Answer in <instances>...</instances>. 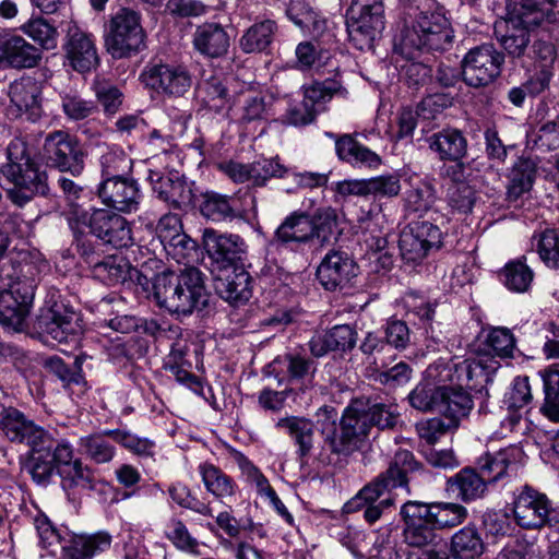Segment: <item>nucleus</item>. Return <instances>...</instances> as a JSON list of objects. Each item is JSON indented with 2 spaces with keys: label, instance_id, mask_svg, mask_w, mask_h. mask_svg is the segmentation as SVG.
<instances>
[{
  "label": "nucleus",
  "instance_id": "obj_1",
  "mask_svg": "<svg viewBox=\"0 0 559 559\" xmlns=\"http://www.w3.org/2000/svg\"><path fill=\"white\" fill-rule=\"evenodd\" d=\"M67 222L73 233L76 248L83 257H90L93 249L88 235L117 249L133 243L130 223L108 209L73 204L67 213Z\"/></svg>",
  "mask_w": 559,
  "mask_h": 559
},
{
  "label": "nucleus",
  "instance_id": "obj_2",
  "mask_svg": "<svg viewBox=\"0 0 559 559\" xmlns=\"http://www.w3.org/2000/svg\"><path fill=\"white\" fill-rule=\"evenodd\" d=\"M453 39V29L444 8L436 2L426 3L396 37L394 50L412 60L420 53L447 49Z\"/></svg>",
  "mask_w": 559,
  "mask_h": 559
},
{
  "label": "nucleus",
  "instance_id": "obj_3",
  "mask_svg": "<svg viewBox=\"0 0 559 559\" xmlns=\"http://www.w3.org/2000/svg\"><path fill=\"white\" fill-rule=\"evenodd\" d=\"M36 454L34 464L29 465V473L36 483L45 484L57 469L63 488L94 487L92 469L80 459H73V448L68 441L46 437Z\"/></svg>",
  "mask_w": 559,
  "mask_h": 559
},
{
  "label": "nucleus",
  "instance_id": "obj_4",
  "mask_svg": "<svg viewBox=\"0 0 559 559\" xmlns=\"http://www.w3.org/2000/svg\"><path fill=\"white\" fill-rule=\"evenodd\" d=\"M153 295L160 308L177 316H189L207 302L203 273L193 266L186 267L179 274H157Z\"/></svg>",
  "mask_w": 559,
  "mask_h": 559
},
{
  "label": "nucleus",
  "instance_id": "obj_5",
  "mask_svg": "<svg viewBox=\"0 0 559 559\" xmlns=\"http://www.w3.org/2000/svg\"><path fill=\"white\" fill-rule=\"evenodd\" d=\"M7 165L2 174L13 183L7 189L9 200L23 206L35 194L46 195L49 191L47 175L26 154V144L21 139L12 140L7 147Z\"/></svg>",
  "mask_w": 559,
  "mask_h": 559
},
{
  "label": "nucleus",
  "instance_id": "obj_6",
  "mask_svg": "<svg viewBox=\"0 0 559 559\" xmlns=\"http://www.w3.org/2000/svg\"><path fill=\"white\" fill-rule=\"evenodd\" d=\"M418 467L413 453L408 450L395 452L388 469L380 474L372 483L366 485L346 504L347 512L360 510L366 504L377 503L386 490L396 487H406L407 475Z\"/></svg>",
  "mask_w": 559,
  "mask_h": 559
},
{
  "label": "nucleus",
  "instance_id": "obj_7",
  "mask_svg": "<svg viewBox=\"0 0 559 559\" xmlns=\"http://www.w3.org/2000/svg\"><path fill=\"white\" fill-rule=\"evenodd\" d=\"M349 40L359 50H369L385 27L382 0H353L348 9Z\"/></svg>",
  "mask_w": 559,
  "mask_h": 559
},
{
  "label": "nucleus",
  "instance_id": "obj_8",
  "mask_svg": "<svg viewBox=\"0 0 559 559\" xmlns=\"http://www.w3.org/2000/svg\"><path fill=\"white\" fill-rule=\"evenodd\" d=\"M464 372L467 379L472 376V364L465 360L453 367L445 362H436L426 370V378L419 382L408 394V402L412 407L420 412H437L442 401L447 382H454V373Z\"/></svg>",
  "mask_w": 559,
  "mask_h": 559
},
{
  "label": "nucleus",
  "instance_id": "obj_9",
  "mask_svg": "<svg viewBox=\"0 0 559 559\" xmlns=\"http://www.w3.org/2000/svg\"><path fill=\"white\" fill-rule=\"evenodd\" d=\"M145 37L140 13L122 8L109 21L105 45L112 58L122 59L141 51Z\"/></svg>",
  "mask_w": 559,
  "mask_h": 559
},
{
  "label": "nucleus",
  "instance_id": "obj_10",
  "mask_svg": "<svg viewBox=\"0 0 559 559\" xmlns=\"http://www.w3.org/2000/svg\"><path fill=\"white\" fill-rule=\"evenodd\" d=\"M504 56L492 44L474 47L462 61L464 82L473 87L487 86L500 74Z\"/></svg>",
  "mask_w": 559,
  "mask_h": 559
},
{
  "label": "nucleus",
  "instance_id": "obj_11",
  "mask_svg": "<svg viewBox=\"0 0 559 559\" xmlns=\"http://www.w3.org/2000/svg\"><path fill=\"white\" fill-rule=\"evenodd\" d=\"M335 421L333 420V435L328 437V441L333 452L338 454H349L358 448V443L368 436L370 431L369 418L366 413V403L357 400L348 405L341 420V432L335 433Z\"/></svg>",
  "mask_w": 559,
  "mask_h": 559
},
{
  "label": "nucleus",
  "instance_id": "obj_12",
  "mask_svg": "<svg viewBox=\"0 0 559 559\" xmlns=\"http://www.w3.org/2000/svg\"><path fill=\"white\" fill-rule=\"evenodd\" d=\"M43 155L50 167L72 176H80L84 169V154L76 139L69 132L57 130L46 135Z\"/></svg>",
  "mask_w": 559,
  "mask_h": 559
},
{
  "label": "nucleus",
  "instance_id": "obj_13",
  "mask_svg": "<svg viewBox=\"0 0 559 559\" xmlns=\"http://www.w3.org/2000/svg\"><path fill=\"white\" fill-rule=\"evenodd\" d=\"M441 241L442 233L437 225L428 221L413 222L400 235L401 257L406 263H420L430 251L440 248Z\"/></svg>",
  "mask_w": 559,
  "mask_h": 559
},
{
  "label": "nucleus",
  "instance_id": "obj_14",
  "mask_svg": "<svg viewBox=\"0 0 559 559\" xmlns=\"http://www.w3.org/2000/svg\"><path fill=\"white\" fill-rule=\"evenodd\" d=\"M37 326L43 334L58 343L75 340L83 330L81 314L63 302H53L43 309Z\"/></svg>",
  "mask_w": 559,
  "mask_h": 559
},
{
  "label": "nucleus",
  "instance_id": "obj_15",
  "mask_svg": "<svg viewBox=\"0 0 559 559\" xmlns=\"http://www.w3.org/2000/svg\"><path fill=\"white\" fill-rule=\"evenodd\" d=\"M34 298V285L28 278L17 280L2 290V329L22 332Z\"/></svg>",
  "mask_w": 559,
  "mask_h": 559
},
{
  "label": "nucleus",
  "instance_id": "obj_16",
  "mask_svg": "<svg viewBox=\"0 0 559 559\" xmlns=\"http://www.w3.org/2000/svg\"><path fill=\"white\" fill-rule=\"evenodd\" d=\"M64 26L66 37L62 47L69 66L79 73L96 69L99 58L93 35L82 31L72 20L66 22Z\"/></svg>",
  "mask_w": 559,
  "mask_h": 559
},
{
  "label": "nucleus",
  "instance_id": "obj_17",
  "mask_svg": "<svg viewBox=\"0 0 559 559\" xmlns=\"http://www.w3.org/2000/svg\"><path fill=\"white\" fill-rule=\"evenodd\" d=\"M202 242L209 258L218 270L241 265L247 253L245 240L236 234L219 233L213 228H205Z\"/></svg>",
  "mask_w": 559,
  "mask_h": 559
},
{
  "label": "nucleus",
  "instance_id": "obj_18",
  "mask_svg": "<svg viewBox=\"0 0 559 559\" xmlns=\"http://www.w3.org/2000/svg\"><path fill=\"white\" fill-rule=\"evenodd\" d=\"M400 516L404 524L403 540L411 547L421 548L431 545L436 538V527L430 520L426 503L408 500L401 507Z\"/></svg>",
  "mask_w": 559,
  "mask_h": 559
},
{
  "label": "nucleus",
  "instance_id": "obj_19",
  "mask_svg": "<svg viewBox=\"0 0 559 559\" xmlns=\"http://www.w3.org/2000/svg\"><path fill=\"white\" fill-rule=\"evenodd\" d=\"M551 502L548 497L531 486H523L513 499V516L516 524L525 530H539L545 521Z\"/></svg>",
  "mask_w": 559,
  "mask_h": 559
},
{
  "label": "nucleus",
  "instance_id": "obj_20",
  "mask_svg": "<svg viewBox=\"0 0 559 559\" xmlns=\"http://www.w3.org/2000/svg\"><path fill=\"white\" fill-rule=\"evenodd\" d=\"M141 79L147 87L174 97L182 96L192 84L191 76L185 67L168 63L146 67Z\"/></svg>",
  "mask_w": 559,
  "mask_h": 559
},
{
  "label": "nucleus",
  "instance_id": "obj_21",
  "mask_svg": "<svg viewBox=\"0 0 559 559\" xmlns=\"http://www.w3.org/2000/svg\"><path fill=\"white\" fill-rule=\"evenodd\" d=\"M2 433L12 442H26L29 447L28 466L34 464L37 449L49 432L25 419L24 415L12 407L2 409Z\"/></svg>",
  "mask_w": 559,
  "mask_h": 559
},
{
  "label": "nucleus",
  "instance_id": "obj_22",
  "mask_svg": "<svg viewBox=\"0 0 559 559\" xmlns=\"http://www.w3.org/2000/svg\"><path fill=\"white\" fill-rule=\"evenodd\" d=\"M316 370V361L304 350L277 356L266 367V373L273 376L280 385L286 382H304L312 378Z\"/></svg>",
  "mask_w": 559,
  "mask_h": 559
},
{
  "label": "nucleus",
  "instance_id": "obj_23",
  "mask_svg": "<svg viewBox=\"0 0 559 559\" xmlns=\"http://www.w3.org/2000/svg\"><path fill=\"white\" fill-rule=\"evenodd\" d=\"M98 194L105 204L123 213L136 211L141 198L136 182L121 176L103 179Z\"/></svg>",
  "mask_w": 559,
  "mask_h": 559
},
{
  "label": "nucleus",
  "instance_id": "obj_24",
  "mask_svg": "<svg viewBox=\"0 0 559 559\" xmlns=\"http://www.w3.org/2000/svg\"><path fill=\"white\" fill-rule=\"evenodd\" d=\"M357 265L345 252L331 251L317 269V277L326 290L345 287L357 275Z\"/></svg>",
  "mask_w": 559,
  "mask_h": 559
},
{
  "label": "nucleus",
  "instance_id": "obj_25",
  "mask_svg": "<svg viewBox=\"0 0 559 559\" xmlns=\"http://www.w3.org/2000/svg\"><path fill=\"white\" fill-rule=\"evenodd\" d=\"M251 277L242 265L218 270L214 288L221 298L230 302H245L251 296Z\"/></svg>",
  "mask_w": 559,
  "mask_h": 559
},
{
  "label": "nucleus",
  "instance_id": "obj_26",
  "mask_svg": "<svg viewBox=\"0 0 559 559\" xmlns=\"http://www.w3.org/2000/svg\"><path fill=\"white\" fill-rule=\"evenodd\" d=\"M8 95L16 108V116L22 112H27L31 119L40 116L41 86L34 78L22 76L14 81L9 87Z\"/></svg>",
  "mask_w": 559,
  "mask_h": 559
},
{
  "label": "nucleus",
  "instance_id": "obj_27",
  "mask_svg": "<svg viewBox=\"0 0 559 559\" xmlns=\"http://www.w3.org/2000/svg\"><path fill=\"white\" fill-rule=\"evenodd\" d=\"M229 36L218 23H204L193 34V46L197 51L209 58H219L229 48Z\"/></svg>",
  "mask_w": 559,
  "mask_h": 559
},
{
  "label": "nucleus",
  "instance_id": "obj_28",
  "mask_svg": "<svg viewBox=\"0 0 559 559\" xmlns=\"http://www.w3.org/2000/svg\"><path fill=\"white\" fill-rule=\"evenodd\" d=\"M198 472L205 490L221 501L231 500L239 491L236 480L211 462L200 463Z\"/></svg>",
  "mask_w": 559,
  "mask_h": 559
},
{
  "label": "nucleus",
  "instance_id": "obj_29",
  "mask_svg": "<svg viewBox=\"0 0 559 559\" xmlns=\"http://www.w3.org/2000/svg\"><path fill=\"white\" fill-rule=\"evenodd\" d=\"M276 427L284 429L297 447L301 463L310 454L314 441V424L306 417L288 416L278 419Z\"/></svg>",
  "mask_w": 559,
  "mask_h": 559
},
{
  "label": "nucleus",
  "instance_id": "obj_30",
  "mask_svg": "<svg viewBox=\"0 0 559 559\" xmlns=\"http://www.w3.org/2000/svg\"><path fill=\"white\" fill-rule=\"evenodd\" d=\"M335 151L337 157L354 167L377 168L381 164L380 156L362 145L350 134H343L336 139Z\"/></svg>",
  "mask_w": 559,
  "mask_h": 559
},
{
  "label": "nucleus",
  "instance_id": "obj_31",
  "mask_svg": "<svg viewBox=\"0 0 559 559\" xmlns=\"http://www.w3.org/2000/svg\"><path fill=\"white\" fill-rule=\"evenodd\" d=\"M274 239L281 245L309 242L312 240L310 216L301 211L290 213L276 228Z\"/></svg>",
  "mask_w": 559,
  "mask_h": 559
},
{
  "label": "nucleus",
  "instance_id": "obj_32",
  "mask_svg": "<svg viewBox=\"0 0 559 559\" xmlns=\"http://www.w3.org/2000/svg\"><path fill=\"white\" fill-rule=\"evenodd\" d=\"M40 59V50L21 36H13L2 43V62L12 68H33Z\"/></svg>",
  "mask_w": 559,
  "mask_h": 559
},
{
  "label": "nucleus",
  "instance_id": "obj_33",
  "mask_svg": "<svg viewBox=\"0 0 559 559\" xmlns=\"http://www.w3.org/2000/svg\"><path fill=\"white\" fill-rule=\"evenodd\" d=\"M487 479L473 468H463L448 479L447 489L464 502L476 500L486 491Z\"/></svg>",
  "mask_w": 559,
  "mask_h": 559
},
{
  "label": "nucleus",
  "instance_id": "obj_34",
  "mask_svg": "<svg viewBox=\"0 0 559 559\" xmlns=\"http://www.w3.org/2000/svg\"><path fill=\"white\" fill-rule=\"evenodd\" d=\"M473 408V401L461 386L445 385L444 394L439 407V414L452 426L457 428L460 421L465 418Z\"/></svg>",
  "mask_w": 559,
  "mask_h": 559
},
{
  "label": "nucleus",
  "instance_id": "obj_35",
  "mask_svg": "<svg viewBox=\"0 0 559 559\" xmlns=\"http://www.w3.org/2000/svg\"><path fill=\"white\" fill-rule=\"evenodd\" d=\"M429 147L440 159L457 160L466 154L467 141L456 129H444L428 139Z\"/></svg>",
  "mask_w": 559,
  "mask_h": 559
},
{
  "label": "nucleus",
  "instance_id": "obj_36",
  "mask_svg": "<svg viewBox=\"0 0 559 559\" xmlns=\"http://www.w3.org/2000/svg\"><path fill=\"white\" fill-rule=\"evenodd\" d=\"M85 259L93 267L94 277L106 285L122 283L128 277L129 264L123 258L108 255L99 261L91 249L90 257H85Z\"/></svg>",
  "mask_w": 559,
  "mask_h": 559
},
{
  "label": "nucleus",
  "instance_id": "obj_37",
  "mask_svg": "<svg viewBox=\"0 0 559 559\" xmlns=\"http://www.w3.org/2000/svg\"><path fill=\"white\" fill-rule=\"evenodd\" d=\"M110 431L115 429L81 437L78 442L81 453L96 464L111 462L116 455V448L109 441Z\"/></svg>",
  "mask_w": 559,
  "mask_h": 559
},
{
  "label": "nucleus",
  "instance_id": "obj_38",
  "mask_svg": "<svg viewBox=\"0 0 559 559\" xmlns=\"http://www.w3.org/2000/svg\"><path fill=\"white\" fill-rule=\"evenodd\" d=\"M198 97L215 112L229 108V97L223 79L216 74L203 75L197 88Z\"/></svg>",
  "mask_w": 559,
  "mask_h": 559
},
{
  "label": "nucleus",
  "instance_id": "obj_39",
  "mask_svg": "<svg viewBox=\"0 0 559 559\" xmlns=\"http://www.w3.org/2000/svg\"><path fill=\"white\" fill-rule=\"evenodd\" d=\"M521 457V449L516 445H510L481 459L480 472L487 481H496L506 474L511 464L519 462Z\"/></svg>",
  "mask_w": 559,
  "mask_h": 559
},
{
  "label": "nucleus",
  "instance_id": "obj_40",
  "mask_svg": "<svg viewBox=\"0 0 559 559\" xmlns=\"http://www.w3.org/2000/svg\"><path fill=\"white\" fill-rule=\"evenodd\" d=\"M484 549L483 538L474 526H464L451 538V552L456 559H476Z\"/></svg>",
  "mask_w": 559,
  "mask_h": 559
},
{
  "label": "nucleus",
  "instance_id": "obj_41",
  "mask_svg": "<svg viewBox=\"0 0 559 559\" xmlns=\"http://www.w3.org/2000/svg\"><path fill=\"white\" fill-rule=\"evenodd\" d=\"M200 212L216 223L231 221L237 216L236 200L216 192H206L202 195Z\"/></svg>",
  "mask_w": 559,
  "mask_h": 559
},
{
  "label": "nucleus",
  "instance_id": "obj_42",
  "mask_svg": "<svg viewBox=\"0 0 559 559\" xmlns=\"http://www.w3.org/2000/svg\"><path fill=\"white\" fill-rule=\"evenodd\" d=\"M538 374L543 380L544 404L542 412L550 420L559 423V364H552Z\"/></svg>",
  "mask_w": 559,
  "mask_h": 559
},
{
  "label": "nucleus",
  "instance_id": "obj_43",
  "mask_svg": "<svg viewBox=\"0 0 559 559\" xmlns=\"http://www.w3.org/2000/svg\"><path fill=\"white\" fill-rule=\"evenodd\" d=\"M276 31V23L272 20L257 22L241 36L240 48L247 53L264 51L273 41Z\"/></svg>",
  "mask_w": 559,
  "mask_h": 559
},
{
  "label": "nucleus",
  "instance_id": "obj_44",
  "mask_svg": "<svg viewBox=\"0 0 559 559\" xmlns=\"http://www.w3.org/2000/svg\"><path fill=\"white\" fill-rule=\"evenodd\" d=\"M426 508L437 531L462 524L468 514L465 507L452 502L426 503Z\"/></svg>",
  "mask_w": 559,
  "mask_h": 559
},
{
  "label": "nucleus",
  "instance_id": "obj_45",
  "mask_svg": "<svg viewBox=\"0 0 559 559\" xmlns=\"http://www.w3.org/2000/svg\"><path fill=\"white\" fill-rule=\"evenodd\" d=\"M153 190L158 198L176 207L188 204L192 200L191 189L186 187L179 180H171L168 177H158L153 186Z\"/></svg>",
  "mask_w": 559,
  "mask_h": 559
},
{
  "label": "nucleus",
  "instance_id": "obj_46",
  "mask_svg": "<svg viewBox=\"0 0 559 559\" xmlns=\"http://www.w3.org/2000/svg\"><path fill=\"white\" fill-rule=\"evenodd\" d=\"M523 259L509 262L501 272V281L509 290L524 293L532 284L533 272Z\"/></svg>",
  "mask_w": 559,
  "mask_h": 559
},
{
  "label": "nucleus",
  "instance_id": "obj_47",
  "mask_svg": "<svg viewBox=\"0 0 559 559\" xmlns=\"http://www.w3.org/2000/svg\"><path fill=\"white\" fill-rule=\"evenodd\" d=\"M310 222L312 240L317 239L321 246L330 243L337 225L336 211L330 206L320 207L310 216Z\"/></svg>",
  "mask_w": 559,
  "mask_h": 559
},
{
  "label": "nucleus",
  "instance_id": "obj_48",
  "mask_svg": "<svg viewBox=\"0 0 559 559\" xmlns=\"http://www.w3.org/2000/svg\"><path fill=\"white\" fill-rule=\"evenodd\" d=\"M21 28L46 50L55 49L58 45L57 28L43 17L29 19Z\"/></svg>",
  "mask_w": 559,
  "mask_h": 559
},
{
  "label": "nucleus",
  "instance_id": "obj_49",
  "mask_svg": "<svg viewBox=\"0 0 559 559\" xmlns=\"http://www.w3.org/2000/svg\"><path fill=\"white\" fill-rule=\"evenodd\" d=\"M488 353L500 358H511L515 349V338L507 328H490L485 337Z\"/></svg>",
  "mask_w": 559,
  "mask_h": 559
},
{
  "label": "nucleus",
  "instance_id": "obj_50",
  "mask_svg": "<svg viewBox=\"0 0 559 559\" xmlns=\"http://www.w3.org/2000/svg\"><path fill=\"white\" fill-rule=\"evenodd\" d=\"M230 457L237 464L245 481L254 485L259 495H264L271 485L262 472L240 451L229 450Z\"/></svg>",
  "mask_w": 559,
  "mask_h": 559
},
{
  "label": "nucleus",
  "instance_id": "obj_51",
  "mask_svg": "<svg viewBox=\"0 0 559 559\" xmlns=\"http://www.w3.org/2000/svg\"><path fill=\"white\" fill-rule=\"evenodd\" d=\"M109 433L112 441L138 456L152 457L154 455L155 442L147 438L139 437L123 429H115Z\"/></svg>",
  "mask_w": 559,
  "mask_h": 559
},
{
  "label": "nucleus",
  "instance_id": "obj_52",
  "mask_svg": "<svg viewBox=\"0 0 559 559\" xmlns=\"http://www.w3.org/2000/svg\"><path fill=\"white\" fill-rule=\"evenodd\" d=\"M534 246L540 260L551 269H559V234L547 229L534 236Z\"/></svg>",
  "mask_w": 559,
  "mask_h": 559
},
{
  "label": "nucleus",
  "instance_id": "obj_53",
  "mask_svg": "<svg viewBox=\"0 0 559 559\" xmlns=\"http://www.w3.org/2000/svg\"><path fill=\"white\" fill-rule=\"evenodd\" d=\"M504 24L506 33L498 37L499 41L511 57H521L530 43V33L526 27L516 26L514 22Z\"/></svg>",
  "mask_w": 559,
  "mask_h": 559
},
{
  "label": "nucleus",
  "instance_id": "obj_54",
  "mask_svg": "<svg viewBox=\"0 0 559 559\" xmlns=\"http://www.w3.org/2000/svg\"><path fill=\"white\" fill-rule=\"evenodd\" d=\"M405 206L412 212H426L435 203L433 187L427 181H418L405 192Z\"/></svg>",
  "mask_w": 559,
  "mask_h": 559
},
{
  "label": "nucleus",
  "instance_id": "obj_55",
  "mask_svg": "<svg viewBox=\"0 0 559 559\" xmlns=\"http://www.w3.org/2000/svg\"><path fill=\"white\" fill-rule=\"evenodd\" d=\"M102 155L99 163L102 166L103 178L120 176V171H124L130 167V159L122 148L118 146H100Z\"/></svg>",
  "mask_w": 559,
  "mask_h": 559
},
{
  "label": "nucleus",
  "instance_id": "obj_56",
  "mask_svg": "<svg viewBox=\"0 0 559 559\" xmlns=\"http://www.w3.org/2000/svg\"><path fill=\"white\" fill-rule=\"evenodd\" d=\"M110 535L104 532L93 535L76 536L71 542L74 551L80 552V555L85 558H92L96 554L105 551L110 547Z\"/></svg>",
  "mask_w": 559,
  "mask_h": 559
},
{
  "label": "nucleus",
  "instance_id": "obj_57",
  "mask_svg": "<svg viewBox=\"0 0 559 559\" xmlns=\"http://www.w3.org/2000/svg\"><path fill=\"white\" fill-rule=\"evenodd\" d=\"M346 91L342 87L341 83L336 80H325L323 82H316L305 91L304 102L311 104V108L316 105L325 103L334 95H346Z\"/></svg>",
  "mask_w": 559,
  "mask_h": 559
},
{
  "label": "nucleus",
  "instance_id": "obj_58",
  "mask_svg": "<svg viewBox=\"0 0 559 559\" xmlns=\"http://www.w3.org/2000/svg\"><path fill=\"white\" fill-rule=\"evenodd\" d=\"M164 249L178 263L189 264L198 257L197 242L185 233L166 243Z\"/></svg>",
  "mask_w": 559,
  "mask_h": 559
},
{
  "label": "nucleus",
  "instance_id": "obj_59",
  "mask_svg": "<svg viewBox=\"0 0 559 559\" xmlns=\"http://www.w3.org/2000/svg\"><path fill=\"white\" fill-rule=\"evenodd\" d=\"M532 401L528 377H516L509 392L506 393L503 404L510 412H518Z\"/></svg>",
  "mask_w": 559,
  "mask_h": 559
},
{
  "label": "nucleus",
  "instance_id": "obj_60",
  "mask_svg": "<svg viewBox=\"0 0 559 559\" xmlns=\"http://www.w3.org/2000/svg\"><path fill=\"white\" fill-rule=\"evenodd\" d=\"M366 413L370 428L377 426L380 429L393 428L400 416L396 406L384 403H366Z\"/></svg>",
  "mask_w": 559,
  "mask_h": 559
},
{
  "label": "nucleus",
  "instance_id": "obj_61",
  "mask_svg": "<svg viewBox=\"0 0 559 559\" xmlns=\"http://www.w3.org/2000/svg\"><path fill=\"white\" fill-rule=\"evenodd\" d=\"M167 538L181 550L195 552L199 544L195 538L191 536L186 524L178 519H171L166 527Z\"/></svg>",
  "mask_w": 559,
  "mask_h": 559
},
{
  "label": "nucleus",
  "instance_id": "obj_62",
  "mask_svg": "<svg viewBox=\"0 0 559 559\" xmlns=\"http://www.w3.org/2000/svg\"><path fill=\"white\" fill-rule=\"evenodd\" d=\"M412 376L413 369L411 366L404 361H400L391 368L378 371L374 379L390 389H395L407 384Z\"/></svg>",
  "mask_w": 559,
  "mask_h": 559
},
{
  "label": "nucleus",
  "instance_id": "obj_63",
  "mask_svg": "<svg viewBox=\"0 0 559 559\" xmlns=\"http://www.w3.org/2000/svg\"><path fill=\"white\" fill-rule=\"evenodd\" d=\"M61 106L64 115L71 120L85 119L95 110L93 102L70 93L61 97Z\"/></svg>",
  "mask_w": 559,
  "mask_h": 559
},
{
  "label": "nucleus",
  "instance_id": "obj_64",
  "mask_svg": "<svg viewBox=\"0 0 559 559\" xmlns=\"http://www.w3.org/2000/svg\"><path fill=\"white\" fill-rule=\"evenodd\" d=\"M535 146L543 151L559 148V120L548 121L533 134Z\"/></svg>",
  "mask_w": 559,
  "mask_h": 559
}]
</instances>
